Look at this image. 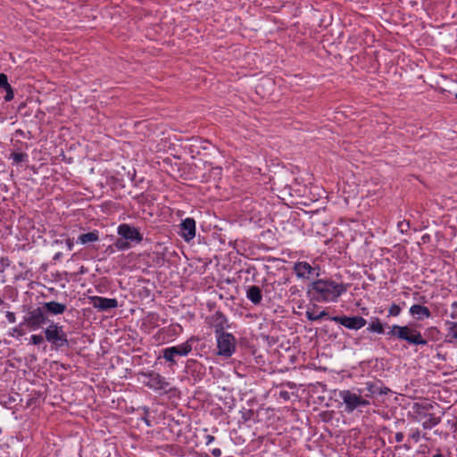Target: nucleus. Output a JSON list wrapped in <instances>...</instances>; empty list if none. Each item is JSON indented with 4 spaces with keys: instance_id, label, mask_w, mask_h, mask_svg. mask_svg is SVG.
Here are the masks:
<instances>
[{
    "instance_id": "obj_1",
    "label": "nucleus",
    "mask_w": 457,
    "mask_h": 457,
    "mask_svg": "<svg viewBox=\"0 0 457 457\" xmlns=\"http://www.w3.org/2000/svg\"><path fill=\"white\" fill-rule=\"evenodd\" d=\"M346 290L345 285L331 279H318L310 287V291L314 294L318 302H337Z\"/></svg>"
},
{
    "instance_id": "obj_2",
    "label": "nucleus",
    "mask_w": 457,
    "mask_h": 457,
    "mask_svg": "<svg viewBox=\"0 0 457 457\" xmlns=\"http://www.w3.org/2000/svg\"><path fill=\"white\" fill-rule=\"evenodd\" d=\"M387 335L404 340L411 345H426L428 341L423 338L420 331L408 326L393 325L389 328Z\"/></svg>"
},
{
    "instance_id": "obj_3",
    "label": "nucleus",
    "mask_w": 457,
    "mask_h": 457,
    "mask_svg": "<svg viewBox=\"0 0 457 457\" xmlns=\"http://www.w3.org/2000/svg\"><path fill=\"white\" fill-rule=\"evenodd\" d=\"M218 355L229 358L236 350V338L230 333H221L216 336Z\"/></svg>"
},
{
    "instance_id": "obj_4",
    "label": "nucleus",
    "mask_w": 457,
    "mask_h": 457,
    "mask_svg": "<svg viewBox=\"0 0 457 457\" xmlns=\"http://www.w3.org/2000/svg\"><path fill=\"white\" fill-rule=\"evenodd\" d=\"M361 390H359V394L353 393L350 390L340 391L339 396L345 404L346 411L351 412L358 407L367 406L370 404L368 400L363 399L361 396Z\"/></svg>"
},
{
    "instance_id": "obj_5",
    "label": "nucleus",
    "mask_w": 457,
    "mask_h": 457,
    "mask_svg": "<svg viewBox=\"0 0 457 457\" xmlns=\"http://www.w3.org/2000/svg\"><path fill=\"white\" fill-rule=\"evenodd\" d=\"M46 339L58 347L67 345L68 340L62 327L52 322L45 330Z\"/></svg>"
},
{
    "instance_id": "obj_6",
    "label": "nucleus",
    "mask_w": 457,
    "mask_h": 457,
    "mask_svg": "<svg viewBox=\"0 0 457 457\" xmlns=\"http://www.w3.org/2000/svg\"><path fill=\"white\" fill-rule=\"evenodd\" d=\"M139 379L144 385L153 390H165L169 386L165 378L154 371L140 373Z\"/></svg>"
},
{
    "instance_id": "obj_7",
    "label": "nucleus",
    "mask_w": 457,
    "mask_h": 457,
    "mask_svg": "<svg viewBox=\"0 0 457 457\" xmlns=\"http://www.w3.org/2000/svg\"><path fill=\"white\" fill-rule=\"evenodd\" d=\"M47 320V316L42 307L29 311L24 317V323L34 330L41 328Z\"/></svg>"
},
{
    "instance_id": "obj_8",
    "label": "nucleus",
    "mask_w": 457,
    "mask_h": 457,
    "mask_svg": "<svg viewBox=\"0 0 457 457\" xmlns=\"http://www.w3.org/2000/svg\"><path fill=\"white\" fill-rule=\"evenodd\" d=\"M320 267L312 265L307 262H298L294 265V271L297 278L302 279H311L312 277L320 275Z\"/></svg>"
},
{
    "instance_id": "obj_9",
    "label": "nucleus",
    "mask_w": 457,
    "mask_h": 457,
    "mask_svg": "<svg viewBox=\"0 0 457 457\" xmlns=\"http://www.w3.org/2000/svg\"><path fill=\"white\" fill-rule=\"evenodd\" d=\"M330 320L353 330H358L367 324V320L361 316H334Z\"/></svg>"
},
{
    "instance_id": "obj_10",
    "label": "nucleus",
    "mask_w": 457,
    "mask_h": 457,
    "mask_svg": "<svg viewBox=\"0 0 457 457\" xmlns=\"http://www.w3.org/2000/svg\"><path fill=\"white\" fill-rule=\"evenodd\" d=\"M192 351V345L186 341L180 345L168 347L163 350V358L167 361L175 362L176 356H186Z\"/></svg>"
},
{
    "instance_id": "obj_11",
    "label": "nucleus",
    "mask_w": 457,
    "mask_h": 457,
    "mask_svg": "<svg viewBox=\"0 0 457 457\" xmlns=\"http://www.w3.org/2000/svg\"><path fill=\"white\" fill-rule=\"evenodd\" d=\"M117 234L129 242L140 243L143 240V235L140 233L139 229L127 223H122L118 226Z\"/></svg>"
},
{
    "instance_id": "obj_12",
    "label": "nucleus",
    "mask_w": 457,
    "mask_h": 457,
    "mask_svg": "<svg viewBox=\"0 0 457 457\" xmlns=\"http://www.w3.org/2000/svg\"><path fill=\"white\" fill-rule=\"evenodd\" d=\"M90 304L100 311L114 309L118 306V302L114 298H105L101 296H90Z\"/></svg>"
},
{
    "instance_id": "obj_13",
    "label": "nucleus",
    "mask_w": 457,
    "mask_h": 457,
    "mask_svg": "<svg viewBox=\"0 0 457 457\" xmlns=\"http://www.w3.org/2000/svg\"><path fill=\"white\" fill-rule=\"evenodd\" d=\"M180 236L189 242L195 237V221L193 218H187L181 221Z\"/></svg>"
},
{
    "instance_id": "obj_14",
    "label": "nucleus",
    "mask_w": 457,
    "mask_h": 457,
    "mask_svg": "<svg viewBox=\"0 0 457 457\" xmlns=\"http://www.w3.org/2000/svg\"><path fill=\"white\" fill-rule=\"evenodd\" d=\"M228 320L226 317L220 312H216L212 317V327L214 328L215 335H220L221 333H226L224 331L228 326L227 324Z\"/></svg>"
},
{
    "instance_id": "obj_15",
    "label": "nucleus",
    "mask_w": 457,
    "mask_h": 457,
    "mask_svg": "<svg viewBox=\"0 0 457 457\" xmlns=\"http://www.w3.org/2000/svg\"><path fill=\"white\" fill-rule=\"evenodd\" d=\"M410 314L418 320L428 319L431 317V312L427 306L420 304H413L410 308Z\"/></svg>"
},
{
    "instance_id": "obj_16",
    "label": "nucleus",
    "mask_w": 457,
    "mask_h": 457,
    "mask_svg": "<svg viewBox=\"0 0 457 457\" xmlns=\"http://www.w3.org/2000/svg\"><path fill=\"white\" fill-rule=\"evenodd\" d=\"M43 310L54 315L62 314L66 310V305L58 302H47L43 304Z\"/></svg>"
},
{
    "instance_id": "obj_17",
    "label": "nucleus",
    "mask_w": 457,
    "mask_h": 457,
    "mask_svg": "<svg viewBox=\"0 0 457 457\" xmlns=\"http://www.w3.org/2000/svg\"><path fill=\"white\" fill-rule=\"evenodd\" d=\"M246 297L253 304H260L262 300V290L258 286H250L246 289Z\"/></svg>"
},
{
    "instance_id": "obj_18",
    "label": "nucleus",
    "mask_w": 457,
    "mask_h": 457,
    "mask_svg": "<svg viewBox=\"0 0 457 457\" xmlns=\"http://www.w3.org/2000/svg\"><path fill=\"white\" fill-rule=\"evenodd\" d=\"M420 420H422V428L424 429H431L441 422V418L428 413L420 415Z\"/></svg>"
},
{
    "instance_id": "obj_19",
    "label": "nucleus",
    "mask_w": 457,
    "mask_h": 457,
    "mask_svg": "<svg viewBox=\"0 0 457 457\" xmlns=\"http://www.w3.org/2000/svg\"><path fill=\"white\" fill-rule=\"evenodd\" d=\"M99 239V232L97 230H94L88 233L81 234L78 237V242L81 245H86L88 243L96 242Z\"/></svg>"
},
{
    "instance_id": "obj_20",
    "label": "nucleus",
    "mask_w": 457,
    "mask_h": 457,
    "mask_svg": "<svg viewBox=\"0 0 457 457\" xmlns=\"http://www.w3.org/2000/svg\"><path fill=\"white\" fill-rule=\"evenodd\" d=\"M314 308H315V305H313L312 308H308L305 312V315L309 320L314 321V320H318L327 316L328 313L326 311H321L320 312H317L314 311Z\"/></svg>"
},
{
    "instance_id": "obj_21",
    "label": "nucleus",
    "mask_w": 457,
    "mask_h": 457,
    "mask_svg": "<svg viewBox=\"0 0 457 457\" xmlns=\"http://www.w3.org/2000/svg\"><path fill=\"white\" fill-rule=\"evenodd\" d=\"M367 330L370 332H375L378 334H383L384 333V328L383 325L380 322V320L378 318H374L371 322L369 324Z\"/></svg>"
},
{
    "instance_id": "obj_22",
    "label": "nucleus",
    "mask_w": 457,
    "mask_h": 457,
    "mask_svg": "<svg viewBox=\"0 0 457 457\" xmlns=\"http://www.w3.org/2000/svg\"><path fill=\"white\" fill-rule=\"evenodd\" d=\"M447 337H450V342L457 340V321H446Z\"/></svg>"
},
{
    "instance_id": "obj_23",
    "label": "nucleus",
    "mask_w": 457,
    "mask_h": 457,
    "mask_svg": "<svg viewBox=\"0 0 457 457\" xmlns=\"http://www.w3.org/2000/svg\"><path fill=\"white\" fill-rule=\"evenodd\" d=\"M114 246L119 251H124L129 249L131 245L127 239H124V237H120L115 241Z\"/></svg>"
},
{
    "instance_id": "obj_24",
    "label": "nucleus",
    "mask_w": 457,
    "mask_h": 457,
    "mask_svg": "<svg viewBox=\"0 0 457 457\" xmlns=\"http://www.w3.org/2000/svg\"><path fill=\"white\" fill-rule=\"evenodd\" d=\"M401 313V308L398 304L393 303L388 309V316L397 317Z\"/></svg>"
},
{
    "instance_id": "obj_25",
    "label": "nucleus",
    "mask_w": 457,
    "mask_h": 457,
    "mask_svg": "<svg viewBox=\"0 0 457 457\" xmlns=\"http://www.w3.org/2000/svg\"><path fill=\"white\" fill-rule=\"evenodd\" d=\"M10 84L8 83V78L4 73H0V87L9 89Z\"/></svg>"
},
{
    "instance_id": "obj_26",
    "label": "nucleus",
    "mask_w": 457,
    "mask_h": 457,
    "mask_svg": "<svg viewBox=\"0 0 457 457\" xmlns=\"http://www.w3.org/2000/svg\"><path fill=\"white\" fill-rule=\"evenodd\" d=\"M411 437L415 441V442H419L420 439L422 437L426 440H428V438L426 436V435H421L420 431L416 429L415 431L412 432V434L411 435Z\"/></svg>"
},
{
    "instance_id": "obj_27",
    "label": "nucleus",
    "mask_w": 457,
    "mask_h": 457,
    "mask_svg": "<svg viewBox=\"0 0 457 457\" xmlns=\"http://www.w3.org/2000/svg\"><path fill=\"white\" fill-rule=\"evenodd\" d=\"M30 341L33 345H37L43 343L44 337L41 335H32L30 337Z\"/></svg>"
},
{
    "instance_id": "obj_28",
    "label": "nucleus",
    "mask_w": 457,
    "mask_h": 457,
    "mask_svg": "<svg viewBox=\"0 0 457 457\" xmlns=\"http://www.w3.org/2000/svg\"><path fill=\"white\" fill-rule=\"evenodd\" d=\"M6 91V96H5V100L6 101H11L12 98H13V91L12 89V87L10 86L9 87V89H5Z\"/></svg>"
},
{
    "instance_id": "obj_29",
    "label": "nucleus",
    "mask_w": 457,
    "mask_h": 457,
    "mask_svg": "<svg viewBox=\"0 0 457 457\" xmlns=\"http://www.w3.org/2000/svg\"><path fill=\"white\" fill-rule=\"evenodd\" d=\"M6 318H7L9 322H12V323L15 322L16 319H15V315H14L13 312H7Z\"/></svg>"
},
{
    "instance_id": "obj_30",
    "label": "nucleus",
    "mask_w": 457,
    "mask_h": 457,
    "mask_svg": "<svg viewBox=\"0 0 457 457\" xmlns=\"http://www.w3.org/2000/svg\"><path fill=\"white\" fill-rule=\"evenodd\" d=\"M366 388L367 390L372 395L375 393V390H374V385L373 383L371 382H367L366 383Z\"/></svg>"
},
{
    "instance_id": "obj_31",
    "label": "nucleus",
    "mask_w": 457,
    "mask_h": 457,
    "mask_svg": "<svg viewBox=\"0 0 457 457\" xmlns=\"http://www.w3.org/2000/svg\"><path fill=\"white\" fill-rule=\"evenodd\" d=\"M403 433L398 432V433H396V434H395V441H396V442L400 443V442H402V441H403Z\"/></svg>"
},
{
    "instance_id": "obj_32",
    "label": "nucleus",
    "mask_w": 457,
    "mask_h": 457,
    "mask_svg": "<svg viewBox=\"0 0 457 457\" xmlns=\"http://www.w3.org/2000/svg\"><path fill=\"white\" fill-rule=\"evenodd\" d=\"M22 157H23V155L21 154H15L14 156H13V159L16 162H21L22 161Z\"/></svg>"
},
{
    "instance_id": "obj_33",
    "label": "nucleus",
    "mask_w": 457,
    "mask_h": 457,
    "mask_svg": "<svg viewBox=\"0 0 457 457\" xmlns=\"http://www.w3.org/2000/svg\"><path fill=\"white\" fill-rule=\"evenodd\" d=\"M13 333H16L19 336H23L24 335V332L20 328H13Z\"/></svg>"
},
{
    "instance_id": "obj_34",
    "label": "nucleus",
    "mask_w": 457,
    "mask_h": 457,
    "mask_svg": "<svg viewBox=\"0 0 457 457\" xmlns=\"http://www.w3.org/2000/svg\"><path fill=\"white\" fill-rule=\"evenodd\" d=\"M205 438H206L207 445L211 444L214 440V437L211 435H207Z\"/></svg>"
},
{
    "instance_id": "obj_35",
    "label": "nucleus",
    "mask_w": 457,
    "mask_h": 457,
    "mask_svg": "<svg viewBox=\"0 0 457 457\" xmlns=\"http://www.w3.org/2000/svg\"><path fill=\"white\" fill-rule=\"evenodd\" d=\"M212 454H213L214 456H216V457L220 456V454H221V451H220V449H213V450H212Z\"/></svg>"
},
{
    "instance_id": "obj_36",
    "label": "nucleus",
    "mask_w": 457,
    "mask_h": 457,
    "mask_svg": "<svg viewBox=\"0 0 457 457\" xmlns=\"http://www.w3.org/2000/svg\"><path fill=\"white\" fill-rule=\"evenodd\" d=\"M67 246L69 248V250H71L72 247H73V242L71 240V239H68L67 240Z\"/></svg>"
},
{
    "instance_id": "obj_37",
    "label": "nucleus",
    "mask_w": 457,
    "mask_h": 457,
    "mask_svg": "<svg viewBox=\"0 0 457 457\" xmlns=\"http://www.w3.org/2000/svg\"><path fill=\"white\" fill-rule=\"evenodd\" d=\"M433 457H443V455L441 453H437V454L434 455Z\"/></svg>"
}]
</instances>
